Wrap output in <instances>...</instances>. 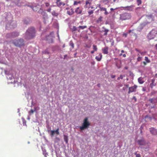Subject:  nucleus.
Returning <instances> with one entry per match:
<instances>
[{
  "mask_svg": "<svg viewBox=\"0 0 157 157\" xmlns=\"http://www.w3.org/2000/svg\"><path fill=\"white\" fill-rule=\"evenodd\" d=\"M121 52L122 53H124V50H122L121 51Z\"/></svg>",
  "mask_w": 157,
  "mask_h": 157,
  "instance_id": "53",
  "label": "nucleus"
},
{
  "mask_svg": "<svg viewBox=\"0 0 157 157\" xmlns=\"http://www.w3.org/2000/svg\"><path fill=\"white\" fill-rule=\"evenodd\" d=\"M81 2L80 1H79L78 2H77L76 1H75L74 3V5L75 6L76 5H77L78 4H80Z\"/></svg>",
  "mask_w": 157,
  "mask_h": 157,
  "instance_id": "25",
  "label": "nucleus"
},
{
  "mask_svg": "<svg viewBox=\"0 0 157 157\" xmlns=\"http://www.w3.org/2000/svg\"><path fill=\"white\" fill-rule=\"evenodd\" d=\"M56 3L58 7H60L62 6H64L65 5V3L61 2V0H56Z\"/></svg>",
  "mask_w": 157,
  "mask_h": 157,
  "instance_id": "10",
  "label": "nucleus"
},
{
  "mask_svg": "<svg viewBox=\"0 0 157 157\" xmlns=\"http://www.w3.org/2000/svg\"><path fill=\"white\" fill-rule=\"evenodd\" d=\"M116 0H102L101 2L102 3H104L105 4H107L109 3L114 2H116Z\"/></svg>",
  "mask_w": 157,
  "mask_h": 157,
  "instance_id": "11",
  "label": "nucleus"
},
{
  "mask_svg": "<svg viewBox=\"0 0 157 157\" xmlns=\"http://www.w3.org/2000/svg\"><path fill=\"white\" fill-rule=\"evenodd\" d=\"M123 78V76L122 75H121L119 77L117 78L118 80H120V79H122Z\"/></svg>",
  "mask_w": 157,
  "mask_h": 157,
  "instance_id": "37",
  "label": "nucleus"
},
{
  "mask_svg": "<svg viewBox=\"0 0 157 157\" xmlns=\"http://www.w3.org/2000/svg\"><path fill=\"white\" fill-rule=\"evenodd\" d=\"M134 0H125V1L128 2H132Z\"/></svg>",
  "mask_w": 157,
  "mask_h": 157,
  "instance_id": "40",
  "label": "nucleus"
},
{
  "mask_svg": "<svg viewBox=\"0 0 157 157\" xmlns=\"http://www.w3.org/2000/svg\"><path fill=\"white\" fill-rule=\"evenodd\" d=\"M115 77V75H111V77L112 78H114Z\"/></svg>",
  "mask_w": 157,
  "mask_h": 157,
  "instance_id": "48",
  "label": "nucleus"
},
{
  "mask_svg": "<svg viewBox=\"0 0 157 157\" xmlns=\"http://www.w3.org/2000/svg\"><path fill=\"white\" fill-rule=\"evenodd\" d=\"M137 142L138 144L140 145H144L146 144V142L143 139L138 140Z\"/></svg>",
  "mask_w": 157,
  "mask_h": 157,
  "instance_id": "12",
  "label": "nucleus"
},
{
  "mask_svg": "<svg viewBox=\"0 0 157 157\" xmlns=\"http://www.w3.org/2000/svg\"><path fill=\"white\" fill-rule=\"evenodd\" d=\"M125 69H128V67H125Z\"/></svg>",
  "mask_w": 157,
  "mask_h": 157,
  "instance_id": "58",
  "label": "nucleus"
},
{
  "mask_svg": "<svg viewBox=\"0 0 157 157\" xmlns=\"http://www.w3.org/2000/svg\"><path fill=\"white\" fill-rule=\"evenodd\" d=\"M138 81L140 84H142L144 82V81L141 78H138Z\"/></svg>",
  "mask_w": 157,
  "mask_h": 157,
  "instance_id": "22",
  "label": "nucleus"
},
{
  "mask_svg": "<svg viewBox=\"0 0 157 157\" xmlns=\"http://www.w3.org/2000/svg\"><path fill=\"white\" fill-rule=\"evenodd\" d=\"M13 43L14 44L17 46L21 47L24 45V41L22 39L14 40Z\"/></svg>",
  "mask_w": 157,
  "mask_h": 157,
  "instance_id": "5",
  "label": "nucleus"
},
{
  "mask_svg": "<svg viewBox=\"0 0 157 157\" xmlns=\"http://www.w3.org/2000/svg\"><path fill=\"white\" fill-rule=\"evenodd\" d=\"M137 2L138 6H139L141 4L142 1L141 0H137Z\"/></svg>",
  "mask_w": 157,
  "mask_h": 157,
  "instance_id": "28",
  "label": "nucleus"
},
{
  "mask_svg": "<svg viewBox=\"0 0 157 157\" xmlns=\"http://www.w3.org/2000/svg\"><path fill=\"white\" fill-rule=\"evenodd\" d=\"M59 128H57L56 130L54 131V132L57 135H59Z\"/></svg>",
  "mask_w": 157,
  "mask_h": 157,
  "instance_id": "27",
  "label": "nucleus"
},
{
  "mask_svg": "<svg viewBox=\"0 0 157 157\" xmlns=\"http://www.w3.org/2000/svg\"><path fill=\"white\" fill-rule=\"evenodd\" d=\"M155 93V92L154 91H152L150 94V96H151L152 95H154Z\"/></svg>",
  "mask_w": 157,
  "mask_h": 157,
  "instance_id": "33",
  "label": "nucleus"
},
{
  "mask_svg": "<svg viewBox=\"0 0 157 157\" xmlns=\"http://www.w3.org/2000/svg\"><path fill=\"white\" fill-rule=\"evenodd\" d=\"M115 9H113V8H110V10H111V11L113 10H115Z\"/></svg>",
  "mask_w": 157,
  "mask_h": 157,
  "instance_id": "52",
  "label": "nucleus"
},
{
  "mask_svg": "<svg viewBox=\"0 0 157 157\" xmlns=\"http://www.w3.org/2000/svg\"><path fill=\"white\" fill-rule=\"evenodd\" d=\"M137 87V86L136 85H134L133 86L129 87V91L128 93L129 94L131 93L136 91Z\"/></svg>",
  "mask_w": 157,
  "mask_h": 157,
  "instance_id": "7",
  "label": "nucleus"
},
{
  "mask_svg": "<svg viewBox=\"0 0 157 157\" xmlns=\"http://www.w3.org/2000/svg\"><path fill=\"white\" fill-rule=\"evenodd\" d=\"M19 35L18 33L14 32L11 33V36L12 37H16L18 36Z\"/></svg>",
  "mask_w": 157,
  "mask_h": 157,
  "instance_id": "19",
  "label": "nucleus"
},
{
  "mask_svg": "<svg viewBox=\"0 0 157 157\" xmlns=\"http://www.w3.org/2000/svg\"><path fill=\"white\" fill-rule=\"evenodd\" d=\"M145 60L146 61L147 63H149L150 62V61L148 57L147 56H145Z\"/></svg>",
  "mask_w": 157,
  "mask_h": 157,
  "instance_id": "30",
  "label": "nucleus"
},
{
  "mask_svg": "<svg viewBox=\"0 0 157 157\" xmlns=\"http://www.w3.org/2000/svg\"><path fill=\"white\" fill-rule=\"evenodd\" d=\"M135 154L136 157H141V155L140 154H138L137 152H135Z\"/></svg>",
  "mask_w": 157,
  "mask_h": 157,
  "instance_id": "32",
  "label": "nucleus"
},
{
  "mask_svg": "<svg viewBox=\"0 0 157 157\" xmlns=\"http://www.w3.org/2000/svg\"><path fill=\"white\" fill-rule=\"evenodd\" d=\"M154 81V80H152V83H151V85L152 84H153V82Z\"/></svg>",
  "mask_w": 157,
  "mask_h": 157,
  "instance_id": "56",
  "label": "nucleus"
},
{
  "mask_svg": "<svg viewBox=\"0 0 157 157\" xmlns=\"http://www.w3.org/2000/svg\"><path fill=\"white\" fill-rule=\"evenodd\" d=\"M90 125V123L88 121V118L86 117L83 120L82 125L80 127V129L83 130L87 128Z\"/></svg>",
  "mask_w": 157,
  "mask_h": 157,
  "instance_id": "3",
  "label": "nucleus"
},
{
  "mask_svg": "<svg viewBox=\"0 0 157 157\" xmlns=\"http://www.w3.org/2000/svg\"><path fill=\"white\" fill-rule=\"evenodd\" d=\"M123 57H126V55L125 54H124L122 55Z\"/></svg>",
  "mask_w": 157,
  "mask_h": 157,
  "instance_id": "49",
  "label": "nucleus"
},
{
  "mask_svg": "<svg viewBox=\"0 0 157 157\" xmlns=\"http://www.w3.org/2000/svg\"><path fill=\"white\" fill-rule=\"evenodd\" d=\"M93 13V10H91L90 11L89 10V11H88V13L89 15H90L92 14Z\"/></svg>",
  "mask_w": 157,
  "mask_h": 157,
  "instance_id": "35",
  "label": "nucleus"
},
{
  "mask_svg": "<svg viewBox=\"0 0 157 157\" xmlns=\"http://www.w3.org/2000/svg\"><path fill=\"white\" fill-rule=\"evenodd\" d=\"M155 154L157 155V149L155 151Z\"/></svg>",
  "mask_w": 157,
  "mask_h": 157,
  "instance_id": "59",
  "label": "nucleus"
},
{
  "mask_svg": "<svg viewBox=\"0 0 157 157\" xmlns=\"http://www.w3.org/2000/svg\"><path fill=\"white\" fill-rule=\"evenodd\" d=\"M147 62H145V61L143 62H142V63H143L144 64V66H145L147 64Z\"/></svg>",
  "mask_w": 157,
  "mask_h": 157,
  "instance_id": "41",
  "label": "nucleus"
},
{
  "mask_svg": "<svg viewBox=\"0 0 157 157\" xmlns=\"http://www.w3.org/2000/svg\"><path fill=\"white\" fill-rule=\"evenodd\" d=\"M157 35V30L153 29L148 35L147 37L149 39H153Z\"/></svg>",
  "mask_w": 157,
  "mask_h": 157,
  "instance_id": "4",
  "label": "nucleus"
},
{
  "mask_svg": "<svg viewBox=\"0 0 157 157\" xmlns=\"http://www.w3.org/2000/svg\"><path fill=\"white\" fill-rule=\"evenodd\" d=\"M93 48L94 49V50L95 51H97L98 49L97 46L96 45H93Z\"/></svg>",
  "mask_w": 157,
  "mask_h": 157,
  "instance_id": "26",
  "label": "nucleus"
},
{
  "mask_svg": "<svg viewBox=\"0 0 157 157\" xmlns=\"http://www.w3.org/2000/svg\"><path fill=\"white\" fill-rule=\"evenodd\" d=\"M149 101L152 104H154L157 102V98H152L149 100Z\"/></svg>",
  "mask_w": 157,
  "mask_h": 157,
  "instance_id": "15",
  "label": "nucleus"
},
{
  "mask_svg": "<svg viewBox=\"0 0 157 157\" xmlns=\"http://www.w3.org/2000/svg\"><path fill=\"white\" fill-rule=\"evenodd\" d=\"M125 86L126 87H128L129 85H126Z\"/></svg>",
  "mask_w": 157,
  "mask_h": 157,
  "instance_id": "55",
  "label": "nucleus"
},
{
  "mask_svg": "<svg viewBox=\"0 0 157 157\" xmlns=\"http://www.w3.org/2000/svg\"><path fill=\"white\" fill-rule=\"evenodd\" d=\"M79 28L81 29H84L85 28H87L86 26H79L78 27Z\"/></svg>",
  "mask_w": 157,
  "mask_h": 157,
  "instance_id": "29",
  "label": "nucleus"
},
{
  "mask_svg": "<svg viewBox=\"0 0 157 157\" xmlns=\"http://www.w3.org/2000/svg\"><path fill=\"white\" fill-rule=\"evenodd\" d=\"M100 9L101 11H105L106 10V9L105 8L102 7L100 8Z\"/></svg>",
  "mask_w": 157,
  "mask_h": 157,
  "instance_id": "36",
  "label": "nucleus"
},
{
  "mask_svg": "<svg viewBox=\"0 0 157 157\" xmlns=\"http://www.w3.org/2000/svg\"><path fill=\"white\" fill-rule=\"evenodd\" d=\"M64 141L66 142V143H67L68 142V139L67 136L65 135H64Z\"/></svg>",
  "mask_w": 157,
  "mask_h": 157,
  "instance_id": "21",
  "label": "nucleus"
},
{
  "mask_svg": "<svg viewBox=\"0 0 157 157\" xmlns=\"http://www.w3.org/2000/svg\"><path fill=\"white\" fill-rule=\"evenodd\" d=\"M93 1V0H87L84 6L85 8H90V5Z\"/></svg>",
  "mask_w": 157,
  "mask_h": 157,
  "instance_id": "8",
  "label": "nucleus"
},
{
  "mask_svg": "<svg viewBox=\"0 0 157 157\" xmlns=\"http://www.w3.org/2000/svg\"><path fill=\"white\" fill-rule=\"evenodd\" d=\"M54 130H52L51 131V135L52 136H53L55 134Z\"/></svg>",
  "mask_w": 157,
  "mask_h": 157,
  "instance_id": "34",
  "label": "nucleus"
},
{
  "mask_svg": "<svg viewBox=\"0 0 157 157\" xmlns=\"http://www.w3.org/2000/svg\"><path fill=\"white\" fill-rule=\"evenodd\" d=\"M82 12V9L81 7H78L76 8L75 10V12L77 14H81Z\"/></svg>",
  "mask_w": 157,
  "mask_h": 157,
  "instance_id": "14",
  "label": "nucleus"
},
{
  "mask_svg": "<svg viewBox=\"0 0 157 157\" xmlns=\"http://www.w3.org/2000/svg\"><path fill=\"white\" fill-rule=\"evenodd\" d=\"M64 47H65L64 45H63V47L64 48Z\"/></svg>",
  "mask_w": 157,
  "mask_h": 157,
  "instance_id": "61",
  "label": "nucleus"
},
{
  "mask_svg": "<svg viewBox=\"0 0 157 157\" xmlns=\"http://www.w3.org/2000/svg\"><path fill=\"white\" fill-rule=\"evenodd\" d=\"M137 56H138V57H139V56H140V54H138L137 55Z\"/></svg>",
  "mask_w": 157,
  "mask_h": 157,
  "instance_id": "57",
  "label": "nucleus"
},
{
  "mask_svg": "<svg viewBox=\"0 0 157 157\" xmlns=\"http://www.w3.org/2000/svg\"><path fill=\"white\" fill-rule=\"evenodd\" d=\"M143 149L146 151H147L148 150V147L146 148L143 147Z\"/></svg>",
  "mask_w": 157,
  "mask_h": 157,
  "instance_id": "39",
  "label": "nucleus"
},
{
  "mask_svg": "<svg viewBox=\"0 0 157 157\" xmlns=\"http://www.w3.org/2000/svg\"><path fill=\"white\" fill-rule=\"evenodd\" d=\"M135 50L137 52H139L140 53H141V54H142V53L137 48H135Z\"/></svg>",
  "mask_w": 157,
  "mask_h": 157,
  "instance_id": "43",
  "label": "nucleus"
},
{
  "mask_svg": "<svg viewBox=\"0 0 157 157\" xmlns=\"http://www.w3.org/2000/svg\"><path fill=\"white\" fill-rule=\"evenodd\" d=\"M123 55V54H122V53H121V54H120V56H121V55Z\"/></svg>",
  "mask_w": 157,
  "mask_h": 157,
  "instance_id": "60",
  "label": "nucleus"
},
{
  "mask_svg": "<svg viewBox=\"0 0 157 157\" xmlns=\"http://www.w3.org/2000/svg\"><path fill=\"white\" fill-rule=\"evenodd\" d=\"M98 86H99V85H98Z\"/></svg>",
  "mask_w": 157,
  "mask_h": 157,
  "instance_id": "64",
  "label": "nucleus"
},
{
  "mask_svg": "<svg viewBox=\"0 0 157 157\" xmlns=\"http://www.w3.org/2000/svg\"><path fill=\"white\" fill-rule=\"evenodd\" d=\"M35 30L33 27L29 28L25 33V38L27 40H29L33 38L35 36Z\"/></svg>",
  "mask_w": 157,
  "mask_h": 157,
  "instance_id": "1",
  "label": "nucleus"
},
{
  "mask_svg": "<svg viewBox=\"0 0 157 157\" xmlns=\"http://www.w3.org/2000/svg\"><path fill=\"white\" fill-rule=\"evenodd\" d=\"M146 90V88L145 87H143L142 89V91H145Z\"/></svg>",
  "mask_w": 157,
  "mask_h": 157,
  "instance_id": "45",
  "label": "nucleus"
},
{
  "mask_svg": "<svg viewBox=\"0 0 157 157\" xmlns=\"http://www.w3.org/2000/svg\"><path fill=\"white\" fill-rule=\"evenodd\" d=\"M51 8H48V10H47V11L48 12H50L51 11Z\"/></svg>",
  "mask_w": 157,
  "mask_h": 157,
  "instance_id": "46",
  "label": "nucleus"
},
{
  "mask_svg": "<svg viewBox=\"0 0 157 157\" xmlns=\"http://www.w3.org/2000/svg\"><path fill=\"white\" fill-rule=\"evenodd\" d=\"M105 12L104 13V14L105 15H107L108 14V12L107 11H106V10H105Z\"/></svg>",
  "mask_w": 157,
  "mask_h": 157,
  "instance_id": "44",
  "label": "nucleus"
},
{
  "mask_svg": "<svg viewBox=\"0 0 157 157\" xmlns=\"http://www.w3.org/2000/svg\"><path fill=\"white\" fill-rule=\"evenodd\" d=\"M52 14V15L55 17H57L59 14V13H56L55 11H53Z\"/></svg>",
  "mask_w": 157,
  "mask_h": 157,
  "instance_id": "20",
  "label": "nucleus"
},
{
  "mask_svg": "<svg viewBox=\"0 0 157 157\" xmlns=\"http://www.w3.org/2000/svg\"><path fill=\"white\" fill-rule=\"evenodd\" d=\"M67 13L69 15H71L74 13L73 9H71L67 11Z\"/></svg>",
  "mask_w": 157,
  "mask_h": 157,
  "instance_id": "17",
  "label": "nucleus"
},
{
  "mask_svg": "<svg viewBox=\"0 0 157 157\" xmlns=\"http://www.w3.org/2000/svg\"><path fill=\"white\" fill-rule=\"evenodd\" d=\"M149 129L152 135H157V129L153 127H152L150 128Z\"/></svg>",
  "mask_w": 157,
  "mask_h": 157,
  "instance_id": "9",
  "label": "nucleus"
},
{
  "mask_svg": "<svg viewBox=\"0 0 157 157\" xmlns=\"http://www.w3.org/2000/svg\"><path fill=\"white\" fill-rule=\"evenodd\" d=\"M142 57L140 56H139L137 57V60L138 62L142 60Z\"/></svg>",
  "mask_w": 157,
  "mask_h": 157,
  "instance_id": "31",
  "label": "nucleus"
},
{
  "mask_svg": "<svg viewBox=\"0 0 157 157\" xmlns=\"http://www.w3.org/2000/svg\"><path fill=\"white\" fill-rule=\"evenodd\" d=\"M71 46L72 47V48H73L74 47V44L73 43H72L71 44Z\"/></svg>",
  "mask_w": 157,
  "mask_h": 157,
  "instance_id": "47",
  "label": "nucleus"
},
{
  "mask_svg": "<svg viewBox=\"0 0 157 157\" xmlns=\"http://www.w3.org/2000/svg\"><path fill=\"white\" fill-rule=\"evenodd\" d=\"M95 51L94 50L92 51L91 52V53L92 54H93L94 53Z\"/></svg>",
  "mask_w": 157,
  "mask_h": 157,
  "instance_id": "50",
  "label": "nucleus"
},
{
  "mask_svg": "<svg viewBox=\"0 0 157 157\" xmlns=\"http://www.w3.org/2000/svg\"><path fill=\"white\" fill-rule=\"evenodd\" d=\"M134 6L133 5H131L130 6H127L125 7H122V8H127V10H129V11H132V10L133 8L134 7Z\"/></svg>",
  "mask_w": 157,
  "mask_h": 157,
  "instance_id": "18",
  "label": "nucleus"
},
{
  "mask_svg": "<svg viewBox=\"0 0 157 157\" xmlns=\"http://www.w3.org/2000/svg\"><path fill=\"white\" fill-rule=\"evenodd\" d=\"M146 24L149 23L154 21V17L152 14H150L146 15Z\"/></svg>",
  "mask_w": 157,
  "mask_h": 157,
  "instance_id": "6",
  "label": "nucleus"
},
{
  "mask_svg": "<svg viewBox=\"0 0 157 157\" xmlns=\"http://www.w3.org/2000/svg\"><path fill=\"white\" fill-rule=\"evenodd\" d=\"M103 53L104 54H107L108 52V48L107 47H106L102 49Z\"/></svg>",
  "mask_w": 157,
  "mask_h": 157,
  "instance_id": "13",
  "label": "nucleus"
},
{
  "mask_svg": "<svg viewBox=\"0 0 157 157\" xmlns=\"http://www.w3.org/2000/svg\"><path fill=\"white\" fill-rule=\"evenodd\" d=\"M131 18V14L127 13H124L120 15L119 20L121 21L128 20Z\"/></svg>",
  "mask_w": 157,
  "mask_h": 157,
  "instance_id": "2",
  "label": "nucleus"
},
{
  "mask_svg": "<svg viewBox=\"0 0 157 157\" xmlns=\"http://www.w3.org/2000/svg\"><path fill=\"white\" fill-rule=\"evenodd\" d=\"M91 8L92 9H93V7H91Z\"/></svg>",
  "mask_w": 157,
  "mask_h": 157,
  "instance_id": "62",
  "label": "nucleus"
},
{
  "mask_svg": "<svg viewBox=\"0 0 157 157\" xmlns=\"http://www.w3.org/2000/svg\"><path fill=\"white\" fill-rule=\"evenodd\" d=\"M46 6H48L49 5V4L48 3H46Z\"/></svg>",
  "mask_w": 157,
  "mask_h": 157,
  "instance_id": "51",
  "label": "nucleus"
},
{
  "mask_svg": "<svg viewBox=\"0 0 157 157\" xmlns=\"http://www.w3.org/2000/svg\"><path fill=\"white\" fill-rule=\"evenodd\" d=\"M102 55L101 53H100L98 56H96L95 57L96 59L98 61H100L102 58Z\"/></svg>",
  "mask_w": 157,
  "mask_h": 157,
  "instance_id": "16",
  "label": "nucleus"
},
{
  "mask_svg": "<svg viewBox=\"0 0 157 157\" xmlns=\"http://www.w3.org/2000/svg\"><path fill=\"white\" fill-rule=\"evenodd\" d=\"M132 30H129L128 31V33H130L131 32Z\"/></svg>",
  "mask_w": 157,
  "mask_h": 157,
  "instance_id": "54",
  "label": "nucleus"
},
{
  "mask_svg": "<svg viewBox=\"0 0 157 157\" xmlns=\"http://www.w3.org/2000/svg\"><path fill=\"white\" fill-rule=\"evenodd\" d=\"M123 36H124L126 37L127 36V33H124L123 34Z\"/></svg>",
  "mask_w": 157,
  "mask_h": 157,
  "instance_id": "38",
  "label": "nucleus"
},
{
  "mask_svg": "<svg viewBox=\"0 0 157 157\" xmlns=\"http://www.w3.org/2000/svg\"><path fill=\"white\" fill-rule=\"evenodd\" d=\"M132 99L134 100L135 101H137V99L136 97L135 96H133L132 98Z\"/></svg>",
  "mask_w": 157,
  "mask_h": 157,
  "instance_id": "42",
  "label": "nucleus"
},
{
  "mask_svg": "<svg viewBox=\"0 0 157 157\" xmlns=\"http://www.w3.org/2000/svg\"><path fill=\"white\" fill-rule=\"evenodd\" d=\"M36 109L33 110V109H31V110L29 111V113L30 115L33 113L35 111Z\"/></svg>",
  "mask_w": 157,
  "mask_h": 157,
  "instance_id": "24",
  "label": "nucleus"
},
{
  "mask_svg": "<svg viewBox=\"0 0 157 157\" xmlns=\"http://www.w3.org/2000/svg\"><path fill=\"white\" fill-rule=\"evenodd\" d=\"M109 30L108 29H105L103 31L105 32L104 35V36H106L107 35L108 32H109Z\"/></svg>",
  "mask_w": 157,
  "mask_h": 157,
  "instance_id": "23",
  "label": "nucleus"
},
{
  "mask_svg": "<svg viewBox=\"0 0 157 157\" xmlns=\"http://www.w3.org/2000/svg\"><path fill=\"white\" fill-rule=\"evenodd\" d=\"M66 9L67 10V9H68V8H66Z\"/></svg>",
  "mask_w": 157,
  "mask_h": 157,
  "instance_id": "63",
  "label": "nucleus"
}]
</instances>
